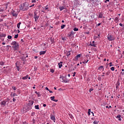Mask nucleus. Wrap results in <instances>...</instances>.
<instances>
[{"mask_svg":"<svg viewBox=\"0 0 124 124\" xmlns=\"http://www.w3.org/2000/svg\"><path fill=\"white\" fill-rule=\"evenodd\" d=\"M29 3L25 2L23 4H21L19 7L20 10L22 11H27L29 9Z\"/></svg>","mask_w":124,"mask_h":124,"instance_id":"1","label":"nucleus"},{"mask_svg":"<svg viewBox=\"0 0 124 124\" xmlns=\"http://www.w3.org/2000/svg\"><path fill=\"white\" fill-rule=\"evenodd\" d=\"M12 45H13V48H14L15 51L17 50L19 47V44L17 43V42L14 41L12 43Z\"/></svg>","mask_w":124,"mask_h":124,"instance_id":"2","label":"nucleus"},{"mask_svg":"<svg viewBox=\"0 0 124 124\" xmlns=\"http://www.w3.org/2000/svg\"><path fill=\"white\" fill-rule=\"evenodd\" d=\"M61 79L60 80L61 82H64V83H67V82H69V80H68L66 78L64 77H60Z\"/></svg>","mask_w":124,"mask_h":124,"instance_id":"3","label":"nucleus"},{"mask_svg":"<svg viewBox=\"0 0 124 124\" xmlns=\"http://www.w3.org/2000/svg\"><path fill=\"white\" fill-rule=\"evenodd\" d=\"M34 18L35 19V22H37V20L39 18V15H37L36 12L34 13Z\"/></svg>","mask_w":124,"mask_h":124,"instance_id":"4","label":"nucleus"},{"mask_svg":"<svg viewBox=\"0 0 124 124\" xmlns=\"http://www.w3.org/2000/svg\"><path fill=\"white\" fill-rule=\"evenodd\" d=\"M6 101H7H7H5V100L2 101L1 102L0 104H1L2 107H4V106H5V105H6Z\"/></svg>","mask_w":124,"mask_h":124,"instance_id":"5","label":"nucleus"},{"mask_svg":"<svg viewBox=\"0 0 124 124\" xmlns=\"http://www.w3.org/2000/svg\"><path fill=\"white\" fill-rule=\"evenodd\" d=\"M12 15L13 16H14V17H17V16H18V14H16V12L15 11H12Z\"/></svg>","mask_w":124,"mask_h":124,"instance_id":"6","label":"nucleus"},{"mask_svg":"<svg viewBox=\"0 0 124 124\" xmlns=\"http://www.w3.org/2000/svg\"><path fill=\"white\" fill-rule=\"evenodd\" d=\"M108 39L109 40V41H112V40H114V39H113V37H112L111 35L108 37Z\"/></svg>","mask_w":124,"mask_h":124,"instance_id":"7","label":"nucleus"},{"mask_svg":"<svg viewBox=\"0 0 124 124\" xmlns=\"http://www.w3.org/2000/svg\"><path fill=\"white\" fill-rule=\"evenodd\" d=\"M50 119H51V120H52V121H53L54 122V123L55 122L56 118L55 117V116L54 115H51L50 117Z\"/></svg>","mask_w":124,"mask_h":124,"instance_id":"8","label":"nucleus"},{"mask_svg":"<svg viewBox=\"0 0 124 124\" xmlns=\"http://www.w3.org/2000/svg\"><path fill=\"white\" fill-rule=\"evenodd\" d=\"M6 36V34L0 33V37H5Z\"/></svg>","mask_w":124,"mask_h":124,"instance_id":"9","label":"nucleus"},{"mask_svg":"<svg viewBox=\"0 0 124 124\" xmlns=\"http://www.w3.org/2000/svg\"><path fill=\"white\" fill-rule=\"evenodd\" d=\"M119 86H120V80H118L116 83V89H118Z\"/></svg>","mask_w":124,"mask_h":124,"instance_id":"10","label":"nucleus"},{"mask_svg":"<svg viewBox=\"0 0 124 124\" xmlns=\"http://www.w3.org/2000/svg\"><path fill=\"white\" fill-rule=\"evenodd\" d=\"M62 62H60V63H58V65H59V68H62Z\"/></svg>","mask_w":124,"mask_h":124,"instance_id":"11","label":"nucleus"},{"mask_svg":"<svg viewBox=\"0 0 124 124\" xmlns=\"http://www.w3.org/2000/svg\"><path fill=\"white\" fill-rule=\"evenodd\" d=\"M102 17H103V14H102V13H100L99 14L98 18H102Z\"/></svg>","mask_w":124,"mask_h":124,"instance_id":"12","label":"nucleus"},{"mask_svg":"<svg viewBox=\"0 0 124 124\" xmlns=\"http://www.w3.org/2000/svg\"><path fill=\"white\" fill-rule=\"evenodd\" d=\"M121 115H118L116 116V118L119 120V121H122V119H121Z\"/></svg>","mask_w":124,"mask_h":124,"instance_id":"13","label":"nucleus"},{"mask_svg":"<svg viewBox=\"0 0 124 124\" xmlns=\"http://www.w3.org/2000/svg\"><path fill=\"white\" fill-rule=\"evenodd\" d=\"M46 50L40 52V55H44V54H46Z\"/></svg>","mask_w":124,"mask_h":124,"instance_id":"14","label":"nucleus"},{"mask_svg":"<svg viewBox=\"0 0 124 124\" xmlns=\"http://www.w3.org/2000/svg\"><path fill=\"white\" fill-rule=\"evenodd\" d=\"M59 9L60 11H62V10H63V9H65V8L64 7L62 6V7H59Z\"/></svg>","mask_w":124,"mask_h":124,"instance_id":"15","label":"nucleus"},{"mask_svg":"<svg viewBox=\"0 0 124 124\" xmlns=\"http://www.w3.org/2000/svg\"><path fill=\"white\" fill-rule=\"evenodd\" d=\"M80 57H81V54H78L77 56L75 57V59L76 60H78V59H79V58H80Z\"/></svg>","mask_w":124,"mask_h":124,"instance_id":"16","label":"nucleus"},{"mask_svg":"<svg viewBox=\"0 0 124 124\" xmlns=\"http://www.w3.org/2000/svg\"><path fill=\"white\" fill-rule=\"evenodd\" d=\"M91 46H93V47H96V46H95V45L94 44V41H93L92 43L91 44Z\"/></svg>","mask_w":124,"mask_h":124,"instance_id":"17","label":"nucleus"},{"mask_svg":"<svg viewBox=\"0 0 124 124\" xmlns=\"http://www.w3.org/2000/svg\"><path fill=\"white\" fill-rule=\"evenodd\" d=\"M20 59L22 60V61H23L24 62V61H25V59H26V58H25V56H22L20 57Z\"/></svg>","mask_w":124,"mask_h":124,"instance_id":"18","label":"nucleus"},{"mask_svg":"<svg viewBox=\"0 0 124 124\" xmlns=\"http://www.w3.org/2000/svg\"><path fill=\"white\" fill-rule=\"evenodd\" d=\"M29 77V76H26L25 77H24L22 78V79L23 80H27V79H28V78Z\"/></svg>","mask_w":124,"mask_h":124,"instance_id":"19","label":"nucleus"},{"mask_svg":"<svg viewBox=\"0 0 124 124\" xmlns=\"http://www.w3.org/2000/svg\"><path fill=\"white\" fill-rule=\"evenodd\" d=\"M35 108L37 109V110H39V105L35 106Z\"/></svg>","mask_w":124,"mask_h":124,"instance_id":"20","label":"nucleus"},{"mask_svg":"<svg viewBox=\"0 0 124 124\" xmlns=\"http://www.w3.org/2000/svg\"><path fill=\"white\" fill-rule=\"evenodd\" d=\"M4 11V9L3 8H0V12H3Z\"/></svg>","mask_w":124,"mask_h":124,"instance_id":"21","label":"nucleus"},{"mask_svg":"<svg viewBox=\"0 0 124 124\" xmlns=\"http://www.w3.org/2000/svg\"><path fill=\"white\" fill-rule=\"evenodd\" d=\"M20 25H21V22H19L17 25V27L18 29H20Z\"/></svg>","mask_w":124,"mask_h":124,"instance_id":"22","label":"nucleus"},{"mask_svg":"<svg viewBox=\"0 0 124 124\" xmlns=\"http://www.w3.org/2000/svg\"><path fill=\"white\" fill-rule=\"evenodd\" d=\"M74 31H78V28H75L74 29Z\"/></svg>","mask_w":124,"mask_h":124,"instance_id":"23","label":"nucleus"},{"mask_svg":"<svg viewBox=\"0 0 124 124\" xmlns=\"http://www.w3.org/2000/svg\"><path fill=\"white\" fill-rule=\"evenodd\" d=\"M66 55L67 57H69V56H70V51L68 52L66 54Z\"/></svg>","mask_w":124,"mask_h":124,"instance_id":"24","label":"nucleus"},{"mask_svg":"<svg viewBox=\"0 0 124 124\" xmlns=\"http://www.w3.org/2000/svg\"><path fill=\"white\" fill-rule=\"evenodd\" d=\"M51 100H52L53 101V100L55 99V96H52L50 97Z\"/></svg>","mask_w":124,"mask_h":124,"instance_id":"25","label":"nucleus"},{"mask_svg":"<svg viewBox=\"0 0 124 124\" xmlns=\"http://www.w3.org/2000/svg\"><path fill=\"white\" fill-rule=\"evenodd\" d=\"M18 34H16L14 36V38H18Z\"/></svg>","mask_w":124,"mask_h":124,"instance_id":"26","label":"nucleus"},{"mask_svg":"<svg viewBox=\"0 0 124 124\" xmlns=\"http://www.w3.org/2000/svg\"><path fill=\"white\" fill-rule=\"evenodd\" d=\"M50 72H51V73H54V72H55V70L54 69H51Z\"/></svg>","mask_w":124,"mask_h":124,"instance_id":"27","label":"nucleus"},{"mask_svg":"<svg viewBox=\"0 0 124 124\" xmlns=\"http://www.w3.org/2000/svg\"><path fill=\"white\" fill-rule=\"evenodd\" d=\"M64 28H65V25L61 26V29H64Z\"/></svg>","mask_w":124,"mask_h":124,"instance_id":"28","label":"nucleus"},{"mask_svg":"<svg viewBox=\"0 0 124 124\" xmlns=\"http://www.w3.org/2000/svg\"><path fill=\"white\" fill-rule=\"evenodd\" d=\"M111 70H112V71H114V70H115V67H112L111 68H110Z\"/></svg>","mask_w":124,"mask_h":124,"instance_id":"29","label":"nucleus"},{"mask_svg":"<svg viewBox=\"0 0 124 124\" xmlns=\"http://www.w3.org/2000/svg\"><path fill=\"white\" fill-rule=\"evenodd\" d=\"M0 65H4V62H0Z\"/></svg>","mask_w":124,"mask_h":124,"instance_id":"30","label":"nucleus"},{"mask_svg":"<svg viewBox=\"0 0 124 124\" xmlns=\"http://www.w3.org/2000/svg\"><path fill=\"white\" fill-rule=\"evenodd\" d=\"M34 115H35V112H32V113H31V116L32 117H33V116H34Z\"/></svg>","mask_w":124,"mask_h":124,"instance_id":"31","label":"nucleus"},{"mask_svg":"<svg viewBox=\"0 0 124 124\" xmlns=\"http://www.w3.org/2000/svg\"><path fill=\"white\" fill-rule=\"evenodd\" d=\"M35 93H36V94H38V97H39V96H41V95H40V94H39V93H38V92H35Z\"/></svg>","mask_w":124,"mask_h":124,"instance_id":"32","label":"nucleus"},{"mask_svg":"<svg viewBox=\"0 0 124 124\" xmlns=\"http://www.w3.org/2000/svg\"><path fill=\"white\" fill-rule=\"evenodd\" d=\"M8 39H11V38H12V36H11L10 35H8Z\"/></svg>","mask_w":124,"mask_h":124,"instance_id":"33","label":"nucleus"},{"mask_svg":"<svg viewBox=\"0 0 124 124\" xmlns=\"http://www.w3.org/2000/svg\"><path fill=\"white\" fill-rule=\"evenodd\" d=\"M9 47H11V46H7V51H8V50H9Z\"/></svg>","mask_w":124,"mask_h":124,"instance_id":"34","label":"nucleus"},{"mask_svg":"<svg viewBox=\"0 0 124 124\" xmlns=\"http://www.w3.org/2000/svg\"><path fill=\"white\" fill-rule=\"evenodd\" d=\"M93 89L91 88L89 90V92H90V93H92V92H93Z\"/></svg>","mask_w":124,"mask_h":124,"instance_id":"35","label":"nucleus"},{"mask_svg":"<svg viewBox=\"0 0 124 124\" xmlns=\"http://www.w3.org/2000/svg\"><path fill=\"white\" fill-rule=\"evenodd\" d=\"M68 36L69 37H71L72 35V34H71V33H69L68 34Z\"/></svg>","mask_w":124,"mask_h":124,"instance_id":"36","label":"nucleus"},{"mask_svg":"<svg viewBox=\"0 0 124 124\" xmlns=\"http://www.w3.org/2000/svg\"><path fill=\"white\" fill-rule=\"evenodd\" d=\"M69 116H70V118H71V119H73V116H72V115L69 114Z\"/></svg>","mask_w":124,"mask_h":124,"instance_id":"37","label":"nucleus"},{"mask_svg":"<svg viewBox=\"0 0 124 124\" xmlns=\"http://www.w3.org/2000/svg\"><path fill=\"white\" fill-rule=\"evenodd\" d=\"M93 124H98V122L94 121Z\"/></svg>","mask_w":124,"mask_h":124,"instance_id":"38","label":"nucleus"},{"mask_svg":"<svg viewBox=\"0 0 124 124\" xmlns=\"http://www.w3.org/2000/svg\"><path fill=\"white\" fill-rule=\"evenodd\" d=\"M16 67H17V70H18V71H19V70H20V68H19V66H16Z\"/></svg>","mask_w":124,"mask_h":124,"instance_id":"39","label":"nucleus"},{"mask_svg":"<svg viewBox=\"0 0 124 124\" xmlns=\"http://www.w3.org/2000/svg\"><path fill=\"white\" fill-rule=\"evenodd\" d=\"M112 108V107L111 106H109V107H108V106H107L106 107V108H108V109L109 108Z\"/></svg>","mask_w":124,"mask_h":124,"instance_id":"40","label":"nucleus"},{"mask_svg":"<svg viewBox=\"0 0 124 124\" xmlns=\"http://www.w3.org/2000/svg\"><path fill=\"white\" fill-rule=\"evenodd\" d=\"M70 33H71V34H72V35H73V34H74L75 33L74 32V31H71Z\"/></svg>","mask_w":124,"mask_h":124,"instance_id":"41","label":"nucleus"},{"mask_svg":"<svg viewBox=\"0 0 124 124\" xmlns=\"http://www.w3.org/2000/svg\"><path fill=\"white\" fill-rule=\"evenodd\" d=\"M101 68H103V66H100L98 67V69H101Z\"/></svg>","mask_w":124,"mask_h":124,"instance_id":"42","label":"nucleus"},{"mask_svg":"<svg viewBox=\"0 0 124 124\" xmlns=\"http://www.w3.org/2000/svg\"><path fill=\"white\" fill-rule=\"evenodd\" d=\"M107 1H108V2L110 1V0H106L105 1V3H107Z\"/></svg>","mask_w":124,"mask_h":124,"instance_id":"43","label":"nucleus"},{"mask_svg":"<svg viewBox=\"0 0 124 124\" xmlns=\"http://www.w3.org/2000/svg\"><path fill=\"white\" fill-rule=\"evenodd\" d=\"M32 123H33V124H34V123H35V120H34V119H33Z\"/></svg>","mask_w":124,"mask_h":124,"instance_id":"44","label":"nucleus"},{"mask_svg":"<svg viewBox=\"0 0 124 124\" xmlns=\"http://www.w3.org/2000/svg\"><path fill=\"white\" fill-rule=\"evenodd\" d=\"M12 89H13L14 90V91H16V87H13Z\"/></svg>","mask_w":124,"mask_h":124,"instance_id":"45","label":"nucleus"},{"mask_svg":"<svg viewBox=\"0 0 124 124\" xmlns=\"http://www.w3.org/2000/svg\"><path fill=\"white\" fill-rule=\"evenodd\" d=\"M89 62V60H87V62H86V61L83 62V63H87V62Z\"/></svg>","mask_w":124,"mask_h":124,"instance_id":"46","label":"nucleus"},{"mask_svg":"<svg viewBox=\"0 0 124 124\" xmlns=\"http://www.w3.org/2000/svg\"><path fill=\"white\" fill-rule=\"evenodd\" d=\"M106 75H107V76H108V75H109V72H107V73H106Z\"/></svg>","mask_w":124,"mask_h":124,"instance_id":"47","label":"nucleus"},{"mask_svg":"<svg viewBox=\"0 0 124 124\" xmlns=\"http://www.w3.org/2000/svg\"><path fill=\"white\" fill-rule=\"evenodd\" d=\"M112 65H112V62H110L109 63V66L111 67V66H112Z\"/></svg>","mask_w":124,"mask_h":124,"instance_id":"48","label":"nucleus"},{"mask_svg":"<svg viewBox=\"0 0 124 124\" xmlns=\"http://www.w3.org/2000/svg\"><path fill=\"white\" fill-rule=\"evenodd\" d=\"M48 26H49V23H46V24L45 25V27H48Z\"/></svg>","mask_w":124,"mask_h":124,"instance_id":"49","label":"nucleus"},{"mask_svg":"<svg viewBox=\"0 0 124 124\" xmlns=\"http://www.w3.org/2000/svg\"><path fill=\"white\" fill-rule=\"evenodd\" d=\"M75 74H76V72H74V74L73 75V77H74L75 76Z\"/></svg>","mask_w":124,"mask_h":124,"instance_id":"50","label":"nucleus"},{"mask_svg":"<svg viewBox=\"0 0 124 124\" xmlns=\"http://www.w3.org/2000/svg\"><path fill=\"white\" fill-rule=\"evenodd\" d=\"M46 91H49V89L48 88V87H46Z\"/></svg>","mask_w":124,"mask_h":124,"instance_id":"51","label":"nucleus"},{"mask_svg":"<svg viewBox=\"0 0 124 124\" xmlns=\"http://www.w3.org/2000/svg\"><path fill=\"white\" fill-rule=\"evenodd\" d=\"M32 6H34V4H33L32 5L30 6V7H32Z\"/></svg>","mask_w":124,"mask_h":124,"instance_id":"52","label":"nucleus"},{"mask_svg":"<svg viewBox=\"0 0 124 124\" xmlns=\"http://www.w3.org/2000/svg\"><path fill=\"white\" fill-rule=\"evenodd\" d=\"M48 91L49 92V93H53V92H52V91L49 90V91Z\"/></svg>","mask_w":124,"mask_h":124,"instance_id":"53","label":"nucleus"},{"mask_svg":"<svg viewBox=\"0 0 124 124\" xmlns=\"http://www.w3.org/2000/svg\"><path fill=\"white\" fill-rule=\"evenodd\" d=\"M53 101H55V102H58V100L54 99Z\"/></svg>","mask_w":124,"mask_h":124,"instance_id":"54","label":"nucleus"},{"mask_svg":"<svg viewBox=\"0 0 124 124\" xmlns=\"http://www.w3.org/2000/svg\"><path fill=\"white\" fill-rule=\"evenodd\" d=\"M119 25H120V27H123V24L120 23Z\"/></svg>","mask_w":124,"mask_h":124,"instance_id":"55","label":"nucleus"},{"mask_svg":"<svg viewBox=\"0 0 124 124\" xmlns=\"http://www.w3.org/2000/svg\"><path fill=\"white\" fill-rule=\"evenodd\" d=\"M31 107H28L29 110H31Z\"/></svg>","mask_w":124,"mask_h":124,"instance_id":"56","label":"nucleus"},{"mask_svg":"<svg viewBox=\"0 0 124 124\" xmlns=\"http://www.w3.org/2000/svg\"><path fill=\"white\" fill-rule=\"evenodd\" d=\"M13 101L14 102V101H16V99H15V98H13Z\"/></svg>","mask_w":124,"mask_h":124,"instance_id":"57","label":"nucleus"},{"mask_svg":"<svg viewBox=\"0 0 124 124\" xmlns=\"http://www.w3.org/2000/svg\"><path fill=\"white\" fill-rule=\"evenodd\" d=\"M36 0H32V2H35Z\"/></svg>","mask_w":124,"mask_h":124,"instance_id":"58","label":"nucleus"},{"mask_svg":"<svg viewBox=\"0 0 124 124\" xmlns=\"http://www.w3.org/2000/svg\"><path fill=\"white\" fill-rule=\"evenodd\" d=\"M62 40H66L65 38H62Z\"/></svg>","mask_w":124,"mask_h":124,"instance_id":"59","label":"nucleus"},{"mask_svg":"<svg viewBox=\"0 0 124 124\" xmlns=\"http://www.w3.org/2000/svg\"><path fill=\"white\" fill-rule=\"evenodd\" d=\"M43 107H46V104H44V105H43Z\"/></svg>","mask_w":124,"mask_h":124,"instance_id":"60","label":"nucleus"},{"mask_svg":"<svg viewBox=\"0 0 124 124\" xmlns=\"http://www.w3.org/2000/svg\"><path fill=\"white\" fill-rule=\"evenodd\" d=\"M88 116H90L91 115V112H88Z\"/></svg>","mask_w":124,"mask_h":124,"instance_id":"61","label":"nucleus"},{"mask_svg":"<svg viewBox=\"0 0 124 124\" xmlns=\"http://www.w3.org/2000/svg\"><path fill=\"white\" fill-rule=\"evenodd\" d=\"M21 42H24V40H23V39H21Z\"/></svg>","mask_w":124,"mask_h":124,"instance_id":"62","label":"nucleus"},{"mask_svg":"<svg viewBox=\"0 0 124 124\" xmlns=\"http://www.w3.org/2000/svg\"><path fill=\"white\" fill-rule=\"evenodd\" d=\"M31 105H32V104H33V101H32L31 102Z\"/></svg>","mask_w":124,"mask_h":124,"instance_id":"63","label":"nucleus"},{"mask_svg":"<svg viewBox=\"0 0 124 124\" xmlns=\"http://www.w3.org/2000/svg\"><path fill=\"white\" fill-rule=\"evenodd\" d=\"M38 57L37 56H35L34 59H37Z\"/></svg>","mask_w":124,"mask_h":124,"instance_id":"64","label":"nucleus"}]
</instances>
